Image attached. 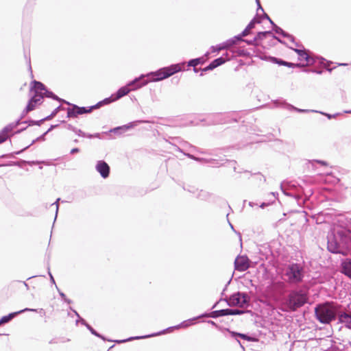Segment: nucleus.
Instances as JSON below:
<instances>
[{
	"instance_id": "1",
	"label": "nucleus",
	"mask_w": 351,
	"mask_h": 351,
	"mask_svg": "<svg viewBox=\"0 0 351 351\" xmlns=\"http://www.w3.org/2000/svg\"><path fill=\"white\" fill-rule=\"evenodd\" d=\"M184 63L173 64L169 66L162 67L156 71L142 74L128 83V85H135L133 89L140 88L149 82H158L169 77L175 73L182 71Z\"/></svg>"
},
{
	"instance_id": "2",
	"label": "nucleus",
	"mask_w": 351,
	"mask_h": 351,
	"mask_svg": "<svg viewBox=\"0 0 351 351\" xmlns=\"http://www.w3.org/2000/svg\"><path fill=\"white\" fill-rule=\"evenodd\" d=\"M327 248L333 254H351V232L341 230L329 234Z\"/></svg>"
},
{
	"instance_id": "3",
	"label": "nucleus",
	"mask_w": 351,
	"mask_h": 351,
	"mask_svg": "<svg viewBox=\"0 0 351 351\" xmlns=\"http://www.w3.org/2000/svg\"><path fill=\"white\" fill-rule=\"evenodd\" d=\"M338 309L330 302L317 304L315 308V315L317 319L322 324H328L336 319Z\"/></svg>"
},
{
	"instance_id": "4",
	"label": "nucleus",
	"mask_w": 351,
	"mask_h": 351,
	"mask_svg": "<svg viewBox=\"0 0 351 351\" xmlns=\"http://www.w3.org/2000/svg\"><path fill=\"white\" fill-rule=\"evenodd\" d=\"M308 293L306 291L300 289L290 291L286 299V305L292 311L304 306L308 302Z\"/></svg>"
},
{
	"instance_id": "5",
	"label": "nucleus",
	"mask_w": 351,
	"mask_h": 351,
	"mask_svg": "<svg viewBox=\"0 0 351 351\" xmlns=\"http://www.w3.org/2000/svg\"><path fill=\"white\" fill-rule=\"evenodd\" d=\"M285 276L289 284H299L302 282L304 277V267L299 263H290L285 268Z\"/></svg>"
},
{
	"instance_id": "6",
	"label": "nucleus",
	"mask_w": 351,
	"mask_h": 351,
	"mask_svg": "<svg viewBox=\"0 0 351 351\" xmlns=\"http://www.w3.org/2000/svg\"><path fill=\"white\" fill-rule=\"evenodd\" d=\"M229 306L247 308L250 306L251 298L247 293L237 291L228 298L223 299Z\"/></svg>"
},
{
	"instance_id": "7",
	"label": "nucleus",
	"mask_w": 351,
	"mask_h": 351,
	"mask_svg": "<svg viewBox=\"0 0 351 351\" xmlns=\"http://www.w3.org/2000/svg\"><path fill=\"white\" fill-rule=\"evenodd\" d=\"M71 108H67V118L77 117L78 115L83 114L90 113L93 110L95 109L96 106H91L89 107H80L76 104H68Z\"/></svg>"
},
{
	"instance_id": "8",
	"label": "nucleus",
	"mask_w": 351,
	"mask_h": 351,
	"mask_svg": "<svg viewBox=\"0 0 351 351\" xmlns=\"http://www.w3.org/2000/svg\"><path fill=\"white\" fill-rule=\"evenodd\" d=\"M29 311L38 312V313H43V314L45 313V312L43 308L35 309V308H25L22 309L21 311H16V312H13V313H9L7 315L3 316L1 318V322H3V324H6V323H8L13 318H14L16 315H18L19 314H21V313H23L24 312H29Z\"/></svg>"
},
{
	"instance_id": "9",
	"label": "nucleus",
	"mask_w": 351,
	"mask_h": 351,
	"mask_svg": "<svg viewBox=\"0 0 351 351\" xmlns=\"http://www.w3.org/2000/svg\"><path fill=\"white\" fill-rule=\"evenodd\" d=\"M235 269L245 271L250 267V260L247 256H238L234 261Z\"/></svg>"
},
{
	"instance_id": "10",
	"label": "nucleus",
	"mask_w": 351,
	"mask_h": 351,
	"mask_svg": "<svg viewBox=\"0 0 351 351\" xmlns=\"http://www.w3.org/2000/svg\"><path fill=\"white\" fill-rule=\"evenodd\" d=\"M290 49H293L299 56V60H304L306 62V64H314L315 63V59L313 56L308 54L305 49H294L290 47Z\"/></svg>"
},
{
	"instance_id": "11",
	"label": "nucleus",
	"mask_w": 351,
	"mask_h": 351,
	"mask_svg": "<svg viewBox=\"0 0 351 351\" xmlns=\"http://www.w3.org/2000/svg\"><path fill=\"white\" fill-rule=\"evenodd\" d=\"M225 118L223 113H215L207 115L204 121L208 125L224 124Z\"/></svg>"
},
{
	"instance_id": "12",
	"label": "nucleus",
	"mask_w": 351,
	"mask_h": 351,
	"mask_svg": "<svg viewBox=\"0 0 351 351\" xmlns=\"http://www.w3.org/2000/svg\"><path fill=\"white\" fill-rule=\"evenodd\" d=\"M146 121H132V122H130L126 125H121V126H119V127H116L114 128H112L111 130H110L108 131V132L110 133H114V134H121L125 132H126L128 130L130 129V128H132L135 126H136L138 123H145Z\"/></svg>"
},
{
	"instance_id": "13",
	"label": "nucleus",
	"mask_w": 351,
	"mask_h": 351,
	"mask_svg": "<svg viewBox=\"0 0 351 351\" xmlns=\"http://www.w3.org/2000/svg\"><path fill=\"white\" fill-rule=\"evenodd\" d=\"M95 169L103 178H107L110 175V168L104 160L97 161Z\"/></svg>"
},
{
	"instance_id": "14",
	"label": "nucleus",
	"mask_w": 351,
	"mask_h": 351,
	"mask_svg": "<svg viewBox=\"0 0 351 351\" xmlns=\"http://www.w3.org/2000/svg\"><path fill=\"white\" fill-rule=\"evenodd\" d=\"M228 58H224L223 56H221L213 60L207 66L204 67L202 69V73L200 75H203L204 73L207 72L208 71H212L214 69L222 65L226 62H227Z\"/></svg>"
},
{
	"instance_id": "15",
	"label": "nucleus",
	"mask_w": 351,
	"mask_h": 351,
	"mask_svg": "<svg viewBox=\"0 0 351 351\" xmlns=\"http://www.w3.org/2000/svg\"><path fill=\"white\" fill-rule=\"evenodd\" d=\"M341 273L351 278V258H344L341 263Z\"/></svg>"
},
{
	"instance_id": "16",
	"label": "nucleus",
	"mask_w": 351,
	"mask_h": 351,
	"mask_svg": "<svg viewBox=\"0 0 351 351\" xmlns=\"http://www.w3.org/2000/svg\"><path fill=\"white\" fill-rule=\"evenodd\" d=\"M135 87V85H130L129 86L128 84L125 86L121 87L117 93L114 95V99L116 100H118L121 99V97L125 96L128 95L131 90H134L135 89H133Z\"/></svg>"
},
{
	"instance_id": "17",
	"label": "nucleus",
	"mask_w": 351,
	"mask_h": 351,
	"mask_svg": "<svg viewBox=\"0 0 351 351\" xmlns=\"http://www.w3.org/2000/svg\"><path fill=\"white\" fill-rule=\"evenodd\" d=\"M165 330H164L158 332L157 333L151 334V335H148L131 337H129V338H128L126 339H121V340H110L109 339L108 341H114L117 343H125V342H127V341H132V340H134V339H145V338H148V337H154V336L160 335L164 334L165 332Z\"/></svg>"
},
{
	"instance_id": "18",
	"label": "nucleus",
	"mask_w": 351,
	"mask_h": 351,
	"mask_svg": "<svg viewBox=\"0 0 351 351\" xmlns=\"http://www.w3.org/2000/svg\"><path fill=\"white\" fill-rule=\"evenodd\" d=\"M271 25H272V29L275 33L282 36L284 38L289 39L290 41H294V36L293 35L284 31L281 27L275 24L273 21H271Z\"/></svg>"
},
{
	"instance_id": "19",
	"label": "nucleus",
	"mask_w": 351,
	"mask_h": 351,
	"mask_svg": "<svg viewBox=\"0 0 351 351\" xmlns=\"http://www.w3.org/2000/svg\"><path fill=\"white\" fill-rule=\"evenodd\" d=\"M271 60L273 63L277 64L278 65L285 66L289 68H295V67H302L304 66V64H295L289 62H287L280 58H277L275 57H271Z\"/></svg>"
},
{
	"instance_id": "20",
	"label": "nucleus",
	"mask_w": 351,
	"mask_h": 351,
	"mask_svg": "<svg viewBox=\"0 0 351 351\" xmlns=\"http://www.w3.org/2000/svg\"><path fill=\"white\" fill-rule=\"evenodd\" d=\"M184 155L186 156H187L189 158H191L192 160H194L195 161H197V162H204V163H210L212 165H222V163L218 162L217 160L216 159H206V158H199V157H196L191 154H189V153H184Z\"/></svg>"
},
{
	"instance_id": "21",
	"label": "nucleus",
	"mask_w": 351,
	"mask_h": 351,
	"mask_svg": "<svg viewBox=\"0 0 351 351\" xmlns=\"http://www.w3.org/2000/svg\"><path fill=\"white\" fill-rule=\"evenodd\" d=\"M32 86H31L30 90L36 94H43L46 89V86L44 84L40 82L34 80L32 82Z\"/></svg>"
},
{
	"instance_id": "22",
	"label": "nucleus",
	"mask_w": 351,
	"mask_h": 351,
	"mask_svg": "<svg viewBox=\"0 0 351 351\" xmlns=\"http://www.w3.org/2000/svg\"><path fill=\"white\" fill-rule=\"evenodd\" d=\"M268 35H272V37L274 39L277 40L280 43L284 45L285 44V41L282 40L278 36L274 35L271 31H264L258 32L256 36H255V40H256L257 41L262 40L264 38H265Z\"/></svg>"
},
{
	"instance_id": "23",
	"label": "nucleus",
	"mask_w": 351,
	"mask_h": 351,
	"mask_svg": "<svg viewBox=\"0 0 351 351\" xmlns=\"http://www.w3.org/2000/svg\"><path fill=\"white\" fill-rule=\"evenodd\" d=\"M227 331L230 334L231 337L234 338L238 343L242 347L241 341L237 339V337H240L243 339L247 340L248 341H251L252 340V338L250 336H248L246 334L240 333L234 331H231L230 329L227 328Z\"/></svg>"
},
{
	"instance_id": "24",
	"label": "nucleus",
	"mask_w": 351,
	"mask_h": 351,
	"mask_svg": "<svg viewBox=\"0 0 351 351\" xmlns=\"http://www.w3.org/2000/svg\"><path fill=\"white\" fill-rule=\"evenodd\" d=\"M225 316L224 309L213 311L210 313H203L202 315L198 316V317H212V318H217L219 317Z\"/></svg>"
},
{
	"instance_id": "25",
	"label": "nucleus",
	"mask_w": 351,
	"mask_h": 351,
	"mask_svg": "<svg viewBox=\"0 0 351 351\" xmlns=\"http://www.w3.org/2000/svg\"><path fill=\"white\" fill-rule=\"evenodd\" d=\"M43 97H46L48 98H51V99L58 101L60 102H62V103H64L66 104H70V102H69L63 99L60 98L56 95H55L53 92L49 90L47 88H46L45 92H43Z\"/></svg>"
},
{
	"instance_id": "26",
	"label": "nucleus",
	"mask_w": 351,
	"mask_h": 351,
	"mask_svg": "<svg viewBox=\"0 0 351 351\" xmlns=\"http://www.w3.org/2000/svg\"><path fill=\"white\" fill-rule=\"evenodd\" d=\"M251 311H244L238 308H225L224 313L225 316L226 315H243L247 313H251Z\"/></svg>"
},
{
	"instance_id": "27",
	"label": "nucleus",
	"mask_w": 351,
	"mask_h": 351,
	"mask_svg": "<svg viewBox=\"0 0 351 351\" xmlns=\"http://www.w3.org/2000/svg\"><path fill=\"white\" fill-rule=\"evenodd\" d=\"M339 320L347 324V326L351 328V315L346 313H341L339 315Z\"/></svg>"
},
{
	"instance_id": "28",
	"label": "nucleus",
	"mask_w": 351,
	"mask_h": 351,
	"mask_svg": "<svg viewBox=\"0 0 351 351\" xmlns=\"http://www.w3.org/2000/svg\"><path fill=\"white\" fill-rule=\"evenodd\" d=\"M22 119L19 118L15 122L11 123L5 126V130H9L10 132L15 129L18 125L21 123H27V121H21Z\"/></svg>"
},
{
	"instance_id": "29",
	"label": "nucleus",
	"mask_w": 351,
	"mask_h": 351,
	"mask_svg": "<svg viewBox=\"0 0 351 351\" xmlns=\"http://www.w3.org/2000/svg\"><path fill=\"white\" fill-rule=\"evenodd\" d=\"M115 101H117V100L114 99V95H112L110 97L106 98L104 100L99 101L97 104H96L95 105V106H96L95 109L100 108L101 106H103L104 104H109L111 102Z\"/></svg>"
},
{
	"instance_id": "30",
	"label": "nucleus",
	"mask_w": 351,
	"mask_h": 351,
	"mask_svg": "<svg viewBox=\"0 0 351 351\" xmlns=\"http://www.w3.org/2000/svg\"><path fill=\"white\" fill-rule=\"evenodd\" d=\"M195 195L198 199L206 201L209 199L211 195L206 191L200 190L197 191V193Z\"/></svg>"
},
{
	"instance_id": "31",
	"label": "nucleus",
	"mask_w": 351,
	"mask_h": 351,
	"mask_svg": "<svg viewBox=\"0 0 351 351\" xmlns=\"http://www.w3.org/2000/svg\"><path fill=\"white\" fill-rule=\"evenodd\" d=\"M204 60L203 57L197 58H194V59L190 60L188 62V66H189L195 67L198 64H204Z\"/></svg>"
},
{
	"instance_id": "32",
	"label": "nucleus",
	"mask_w": 351,
	"mask_h": 351,
	"mask_svg": "<svg viewBox=\"0 0 351 351\" xmlns=\"http://www.w3.org/2000/svg\"><path fill=\"white\" fill-rule=\"evenodd\" d=\"M226 117L224 119V123H231V122H237V118L235 116L234 113H223Z\"/></svg>"
},
{
	"instance_id": "33",
	"label": "nucleus",
	"mask_w": 351,
	"mask_h": 351,
	"mask_svg": "<svg viewBox=\"0 0 351 351\" xmlns=\"http://www.w3.org/2000/svg\"><path fill=\"white\" fill-rule=\"evenodd\" d=\"M236 51H226L225 53L222 55L224 58H228L227 61L230 60L231 58L236 56L235 55ZM238 56H243V51H237Z\"/></svg>"
},
{
	"instance_id": "34",
	"label": "nucleus",
	"mask_w": 351,
	"mask_h": 351,
	"mask_svg": "<svg viewBox=\"0 0 351 351\" xmlns=\"http://www.w3.org/2000/svg\"><path fill=\"white\" fill-rule=\"evenodd\" d=\"M199 317H193L192 319H189L188 320L184 321L180 324H179L178 326H176L173 328H179L180 327H184V328L188 327L189 326L193 324H194V321L196 320Z\"/></svg>"
},
{
	"instance_id": "35",
	"label": "nucleus",
	"mask_w": 351,
	"mask_h": 351,
	"mask_svg": "<svg viewBox=\"0 0 351 351\" xmlns=\"http://www.w3.org/2000/svg\"><path fill=\"white\" fill-rule=\"evenodd\" d=\"M9 130H5V126L0 132V144L5 142L9 138Z\"/></svg>"
},
{
	"instance_id": "36",
	"label": "nucleus",
	"mask_w": 351,
	"mask_h": 351,
	"mask_svg": "<svg viewBox=\"0 0 351 351\" xmlns=\"http://www.w3.org/2000/svg\"><path fill=\"white\" fill-rule=\"evenodd\" d=\"M43 95L34 93V95L31 97L32 101L34 104H40L43 102Z\"/></svg>"
},
{
	"instance_id": "37",
	"label": "nucleus",
	"mask_w": 351,
	"mask_h": 351,
	"mask_svg": "<svg viewBox=\"0 0 351 351\" xmlns=\"http://www.w3.org/2000/svg\"><path fill=\"white\" fill-rule=\"evenodd\" d=\"M87 329L91 332L92 335L99 337V338H101V339H103L104 341H106V339L104 336L100 335L99 333H98L91 326H90L89 324L87 326Z\"/></svg>"
},
{
	"instance_id": "38",
	"label": "nucleus",
	"mask_w": 351,
	"mask_h": 351,
	"mask_svg": "<svg viewBox=\"0 0 351 351\" xmlns=\"http://www.w3.org/2000/svg\"><path fill=\"white\" fill-rule=\"evenodd\" d=\"M226 49V47L223 45V43H221L216 46H212L210 47V51L212 53H215L217 51H220L221 50Z\"/></svg>"
},
{
	"instance_id": "39",
	"label": "nucleus",
	"mask_w": 351,
	"mask_h": 351,
	"mask_svg": "<svg viewBox=\"0 0 351 351\" xmlns=\"http://www.w3.org/2000/svg\"><path fill=\"white\" fill-rule=\"evenodd\" d=\"M74 132L77 135H78L79 136H81V137H87V138H92L93 137V135H92L90 134H86L84 132H83L81 130L77 129V128L75 129Z\"/></svg>"
},
{
	"instance_id": "40",
	"label": "nucleus",
	"mask_w": 351,
	"mask_h": 351,
	"mask_svg": "<svg viewBox=\"0 0 351 351\" xmlns=\"http://www.w3.org/2000/svg\"><path fill=\"white\" fill-rule=\"evenodd\" d=\"M287 108L289 110H293L299 112H308V110H304V109H300L296 107H294L293 106L289 104H284Z\"/></svg>"
},
{
	"instance_id": "41",
	"label": "nucleus",
	"mask_w": 351,
	"mask_h": 351,
	"mask_svg": "<svg viewBox=\"0 0 351 351\" xmlns=\"http://www.w3.org/2000/svg\"><path fill=\"white\" fill-rule=\"evenodd\" d=\"M36 105L37 104H34V101H32V100L29 99L26 106V112H30L34 110Z\"/></svg>"
},
{
	"instance_id": "42",
	"label": "nucleus",
	"mask_w": 351,
	"mask_h": 351,
	"mask_svg": "<svg viewBox=\"0 0 351 351\" xmlns=\"http://www.w3.org/2000/svg\"><path fill=\"white\" fill-rule=\"evenodd\" d=\"M243 42L246 43L249 45H258V41L255 40V37L252 40L244 39Z\"/></svg>"
},
{
	"instance_id": "43",
	"label": "nucleus",
	"mask_w": 351,
	"mask_h": 351,
	"mask_svg": "<svg viewBox=\"0 0 351 351\" xmlns=\"http://www.w3.org/2000/svg\"><path fill=\"white\" fill-rule=\"evenodd\" d=\"M42 122H43L42 119L39 120V121H34V120L27 121L29 125H40Z\"/></svg>"
},
{
	"instance_id": "44",
	"label": "nucleus",
	"mask_w": 351,
	"mask_h": 351,
	"mask_svg": "<svg viewBox=\"0 0 351 351\" xmlns=\"http://www.w3.org/2000/svg\"><path fill=\"white\" fill-rule=\"evenodd\" d=\"M311 112H319L321 114H323L325 116H326L328 117V119H331L332 118H335L337 115H338V114H328V113H324V112H318L317 110H311Z\"/></svg>"
},
{
	"instance_id": "45",
	"label": "nucleus",
	"mask_w": 351,
	"mask_h": 351,
	"mask_svg": "<svg viewBox=\"0 0 351 351\" xmlns=\"http://www.w3.org/2000/svg\"><path fill=\"white\" fill-rule=\"evenodd\" d=\"M261 19L262 16H258V14L256 16L251 20V21H254V25H255L256 23H261Z\"/></svg>"
},
{
	"instance_id": "46",
	"label": "nucleus",
	"mask_w": 351,
	"mask_h": 351,
	"mask_svg": "<svg viewBox=\"0 0 351 351\" xmlns=\"http://www.w3.org/2000/svg\"><path fill=\"white\" fill-rule=\"evenodd\" d=\"M64 108L61 106L60 105L59 106H58L56 108H55L51 112L53 113V115H56L58 112L61 110H64Z\"/></svg>"
},
{
	"instance_id": "47",
	"label": "nucleus",
	"mask_w": 351,
	"mask_h": 351,
	"mask_svg": "<svg viewBox=\"0 0 351 351\" xmlns=\"http://www.w3.org/2000/svg\"><path fill=\"white\" fill-rule=\"evenodd\" d=\"M60 198H58V199H56V201L54 203H53V204H51V205H54V204H56V217H55V219H56V217H57V215H58V208H59L58 202H59V201H60Z\"/></svg>"
},
{
	"instance_id": "48",
	"label": "nucleus",
	"mask_w": 351,
	"mask_h": 351,
	"mask_svg": "<svg viewBox=\"0 0 351 351\" xmlns=\"http://www.w3.org/2000/svg\"><path fill=\"white\" fill-rule=\"evenodd\" d=\"M56 288L57 289L60 296L62 298L63 300H64V298H66V295L59 289L57 285H56Z\"/></svg>"
},
{
	"instance_id": "49",
	"label": "nucleus",
	"mask_w": 351,
	"mask_h": 351,
	"mask_svg": "<svg viewBox=\"0 0 351 351\" xmlns=\"http://www.w3.org/2000/svg\"><path fill=\"white\" fill-rule=\"evenodd\" d=\"M79 319H80V320L76 321V324H77L78 322H80L82 325L87 327L88 324L86 322V320H84L83 318H81L80 317H79Z\"/></svg>"
},
{
	"instance_id": "50",
	"label": "nucleus",
	"mask_w": 351,
	"mask_h": 351,
	"mask_svg": "<svg viewBox=\"0 0 351 351\" xmlns=\"http://www.w3.org/2000/svg\"><path fill=\"white\" fill-rule=\"evenodd\" d=\"M250 34V30H248L246 27L245 29L241 33V36L245 37Z\"/></svg>"
},
{
	"instance_id": "51",
	"label": "nucleus",
	"mask_w": 351,
	"mask_h": 351,
	"mask_svg": "<svg viewBox=\"0 0 351 351\" xmlns=\"http://www.w3.org/2000/svg\"><path fill=\"white\" fill-rule=\"evenodd\" d=\"M184 190H187L190 193H197V191L198 190L197 189H195L194 187H190L189 189H184Z\"/></svg>"
},
{
	"instance_id": "52",
	"label": "nucleus",
	"mask_w": 351,
	"mask_h": 351,
	"mask_svg": "<svg viewBox=\"0 0 351 351\" xmlns=\"http://www.w3.org/2000/svg\"><path fill=\"white\" fill-rule=\"evenodd\" d=\"M254 26L255 25H254V21H250L247 25L246 28L250 31L254 27Z\"/></svg>"
},
{
	"instance_id": "53",
	"label": "nucleus",
	"mask_w": 351,
	"mask_h": 351,
	"mask_svg": "<svg viewBox=\"0 0 351 351\" xmlns=\"http://www.w3.org/2000/svg\"><path fill=\"white\" fill-rule=\"evenodd\" d=\"M54 117H55V115H53V113L51 112L49 115H48L45 118L42 119V120H43V121H49V120H51V119H53Z\"/></svg>"
},
{
	"instance_id": "54",
	"label": "nucleus",
	"mask_w": 351,
	"mask_h": 351,
	"mask_svg": "<svg viewBox=\"0 0 351 351\" xmlns=\"http://www.w3.org/2000/svg\"><path fill=\"white\" fill-rule=\"evenodd\" d=\"M243 37L241 36V34H238L237 36H234V39L236 40L237 42L238 41H243L244 39H243Z\"/></svg>"
},
{
	"instance_id": "55",
	"label": "nucleus",
	"mask_w": 351,
	"mask_h": 351,
	"mask_svg": "<svg viewBox=\"0 0 351 351\" xmlns=\"http://www.w3.org/2000/svg\"><path fill=\"white\" fill-rule=\"evenodd\" d=\"M58 126V125H51L50 128L44 133V134H47L48 132L53 130L54 128H56Z\"/></svg>"
},
{
	"instance_id": "56",
	"label": "nucleus",
	"mask_w": 351,
	"mask_h": 351,
	"mask_svg": "<svg viewBox=\"0 0 351 351\" xmlns=\"http://www.w3.org/2000/svg\"><path fill=\"white\" fill-rule=\"evenodd\" d=\"M65 127H66V128L67 130H71V131H73V132H74V131L75 130V129H76V128H75V127L73 126V125H71V124H67Z\"/></svg>"
},
{
	"instance_id": "57",
	"label": "nucleus",
	"mask_w": 351,
	"mask_h": 351,
	"mask_svg": "<svg viewBox=\"0 0 351 351\" xmlns=\"http://www.w3.org/2000/svg\"><path fill=\"white\" fill-rule=\"evenodd\" d=\"M223 43V45L226 47V49H228L229 48H230L231 47H232V45H231L230 43H229V39L227 40L226 42Z\"/></svg>"
},
{
	"instance_id": "58",
	"label": "nucleus",
	"mask_w": 351,
	"mask_h": 351,
	"mask_svg": "<svg viewBox=\"0 0 351 351\" xmlns=\"http://www.w3.org/2000/svg\"><path fill=\"white\" fill-rule=\"evenodd\" d=\"M254 175L257 176L260 180H263L264 182L266 181L265 178L263 175H261L260 173H255Z\"/></svg>"
},
{
	"instance_id": "59",
	"label": "nucleus",
	"mask_w": 351,
	"mask_h": 351,
	"mask_svg": "<svg viewBox=\"0 0 351 351\" xmlns=\"http://www.w3.org/2000/svg\"><path fill=\"white\" fill-rule=\"evenodd\" d=\"M171 143L172 145H173V146H174L175 150H176V151H178V152H181V153H183V154H184V153H185V152H184L182 151V149H180L178 146H177V145H174L173 143Z\"/></svg>"
},
{
	"instance_id": "60",
	"label": "nucleus",
	"mask_w": 351,
	"mask_h": 351,
	"mask_svg": "<svg viewBox=\"0 0 351 351\" xmlns=\"http://www.w3.org/2000/svg\"><path fill=\"white\" fill-rule=\"evenodd\" d=\"M48 270H49V271H48V274H49V276H50V280H51V282L53 284H54V285H55V286H56V284L55 280H54V278H53V277L52 274H51L49 269H48Z\"/></svg>"
},
{
	"instance_id": "61",
	"label": "nucleus",
	"mask_w": 351,
	"mask_h": 351,
	"mask_svg": "<svg viewBox=\"0 0 351 351\" xmlns=\"http://www.w3.org/2000/svg\"><path fill=\"white\" fill-rule=\"evenodd\" d=\"M262 19H267V21H269L270 23H271V21H272V20L270 19V17L268 16V14H266V13H263V14Z\"/></svg>"
},
{
	"instance_id": "62",
	"label": "nucleus",
	"mask_w": 351,
	"mask_h": 351,
	"mask_svg": "<svg viewBox=\"0 0 351 351\" xmlns=\"http://www.w3.org/2000/svg\"><path fill=\"white\" fill-rule=\"evenodd\" d=\"M79 152H80L79 148H77V147H75V148H73V149L71 150L70 153H71V154H74L78 153Z\"/></svg>"
},
{
	"instance_id": "63",
	"label": "nucleus",
	"mask_w": 351,
	"mask_h": 351,
	"mask_svg": "<svg viewBox=\"0 0 351 351\" xmlns=\"http://www.w3.org/2000/svg\"><path fill=\"white\" fill-rule=\"evenodd\" d=\"M229 43H231V45L233 46L237 44V41L234 39V37L229 39Z\"/></svg>"
},
{
	"instance_id": "64",
	"label": "nucleus",
	"mask_w": 351,
	"mask_h": 351,
	"mask_svg": "<svg viewBox=\"0 0 351 351\" xmlns=\"http://www.w3.org/2000/svg\"><path fill=\"white\" fill-rule=\"evenodd\" d=\"M229 43H231V45L233 46L237 44V41L234 39V37L229 39Z\"/></svg>"
}]
</instances>
